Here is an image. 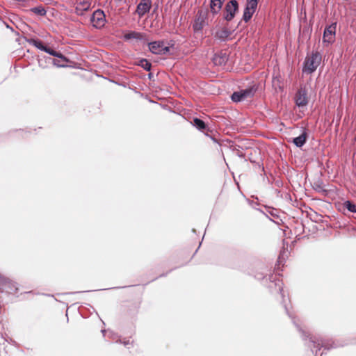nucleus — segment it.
<instances>
[{
    "mask_svg": "<svg viewBox=\"0 0 356 356\" xmlns=\"http://www.w3.org/2000/svg\"><path fill=\"white\" fill-rule=\"evenodd\" d=\"M321 55L318 52L312 53L306 58L303 71L307 73L314 72L321 62Z\"/></svg>",
    "mask_w": 356,
    "mask_h": 356,
    "instance_id": "1",
    "label": "nucleus"
},
{
    "mask_svg": "<svg viewBox=\"0 0 356 356\" xmlns=\"http://www.w3.org/2000/svg\"><path fill=\"white\" fill-rule=\"evenodd\" d=\"M255 92L254 88H249L245 90L234 92L232 95V99L234 102H239L248 100L251 98Z\"/></svg>",
    "mask_w": 356,
    "mask_h": 356,
    "instance_id": "2",
    "label": "nucleus"
},
{
    "mask_svg": "<svg viewBox=\"0 0 356 356\" xmlns=\"http://www.w3.org/2000/svg\"><path fill=\"white\" fill-rule=\"evenodd\" d=\"M29 43L30 44H32L33 45L34 47H35L36 48L42 50V51H45L46 53L53 56H55V57H57L58 58H61L63 59V60H66V58L61 54V53H59V52H57L50 48H48L45 46H44L42 44V43L39 41V40H35V39H30L29 40Z\"/></svg>",
    "mask_w": 356,
    "mask_h": 356,
    "instance_id": "3",
    "label": "nucleus"
},
{
    "mask_svg": "<svg viewBox=\"0 0 356 356\" xmlns=\"http://www.w3.org/2000/svg\"><path fill=\"white\" fill-rule=\"evenodd\" d=\"M337 23H332L325 27L323 32V42L327 44H332L335 40Z\"/></svg>",
    "mask_w": 356,
    "mask_h": 356,
    "instance_id": "4",
    "label": "nucleus"
},
{
    "mask_svg": "<svg viewBox=\"0 0 356 356\" xmlns=\"http://www.w3.org/2000/svg\"><path fill=\"white\" fill-rule=\"evenodd\" d=\"M149 50L155 54H166L170 51V47L165 46L163 42L157 41L149 43Z\"/></svg>",
    "mask_w": 356,
    "mask_h": 356,
    "instance_id": "5",
    "label": "nucleus"
},
{
    "mask_svg": "<svg viewBox=\"0 0 356 356\" xmlns=\"http://www.w3.org/2000/svg\"><path fill=\"white\" fill-rule=\"evenodd\" d=\"M259 0H247L246 6L243 13V19L248 22L251 19L257 8Z\"/></svg>",
    "mask_w": 356,
    "mask_h": 356,
    "instance_id": "6",
    "label": "nucleus"
},
{
    "mask_svg": "<svg viewBox=\"0 0 356 356\" xmlns=\"http://www.w3.org/2000/svg\"><path fill=\"white\" fill-rule=\"evenodd\" d=\"M91 22L92 26L99 29L104 26L106 17L104 12L100 10L95 11L91 17Z\"/></svg>",
    "mask_w": 356,
    "mask_h": 356,
    "instance_id": "7",
    "label": "nucleus"
},
{
    "mask_svg": "<svg viewBox=\"0 0 356 356\" xmlns=\"http://www.w3.org/2000/svg\"><path fill=\"white\" fill-rule=\"evenodd\" d=\"M238 10V3L236 0H232L229 2L225 7V18L227 21H230L234 17V15Z\"/></svg>",
    "mask_w": 356,
    "mask_h": 356,
    "instance_id": "8",
    "label": "nucleus"
},
{
    "mask_svg": "<svg viewBox=\"0 0 356 356\" xmlns=\"http://www.w3.org/2000/svg\"><path fill=\"white\" fill-rule=\"evenodd\" d=\"M124 40L134 43L138 41L145 40V35L144 34L139 32L131 31L125 33L124 35Z\"/></svg>",
    "mask_w": 356,
    "mask_h": 356,
    "instance_id": "9",
    "label": "nucleus"
},
{
    "mask_svg": "<svg viewBox=\"0 0 356 356\" xmlns=\"http://www.w3.org/2000/svg\"><path fill=\"white\" fill-rule=\"evenodd\" d=\"M296 104L298 107H304L307 104V92L305 89H300L296 96Z\"/></svg>",
    "mask_w": 356,
    "mask_h": 356,
    "instance_id": "10",
    "label": "nucleus"
},
{
    "mask_svg": "<svg viewBox=\"0 0 356 356\" xmlns=\"http://www.w3.org/2000/svg\"><path fill=\"white\" fill-rule=\"evenodd\" d=\"M151 8L150 0H142L137 6L136 12L139 16H143L148 13Z\"/></svg>",
    "mask_w": 356,
    "mask_h": 356,
    "instance_id": "11",
    "label": "nucleus"
},
{
    "mask_svg": "<svg viewBox=\"0 0 356 356\" xmlns=\"http://www.w3.org/2000/svg\"><path fill=\"white\" fill-rule=\"evenodd\" d=\"M230 31L229 30H227V29H221L220 30H218L216 33V35H215V37L217 38L218 39L222 40V41H224L225 40H227L229 35H230Z\"/></svg>",
    "mask_w": 356,
    "mask_h": 356,
    "instance_id": "12",
    "label": "nucleus"
},
{
    "mask_svg": "<svg viewBox=\"0 0 356 356\" xmlns=\"http://www.w3.org/2000/svg\"><path fill=\"white\" fill-rule=\"evenodd\" d=\"M224 0H211V10L213 13H217L222 7Z\"/></svg>",
    "mask_w": 356,
    "mask_h": 356,
    "instance_id": "13",
    "label": "nucleus"
},
{
    "mask_svg": "<svg viewBox=\"0 0 356 356\" xmlns=\"http://www.w3.org/2000/svg\"><path fill=\"white\" fill-rule=\"evenodd\" d=\"M306 141L305 134H302L300 136L293 139V143L297 147H302Z\"/></svg>",
    "mask_w": 356,
    "mask_h": 356,
    "instance_id": "14",
    "label": "nucleus"
},
{
    "mask_svg": "<svg viewBox=\"0 0 356 356\" xmlns=\"http://www.w3.org/2000/svg\"><path fill=\"white\" fill-rule=\"evenodd\" d=\"M91 3L90 0H79L78 8L82 10H87L90 8Z\"/></svg>",
    "mask_w": 356,
    "mask_h": 356,
    "instance_id": "15",
    "label": "nucleus"
},
{
    "mask_svg": "<svg viewBox=\"0 0 356 356\" xmlns=\"http://www.w3.org/2000/svg\"><path fill=\"white\" fill-rule=\"evenodd\" d=\"M193 125L198 129L202 130L205 128L204 122L198 118H195L193 120Z\"/></svg>",
    "mask_w": 356,
    "mask_h": 356,
    "instance_id": "16",
    "label": "nucleus"
},
{
    "mask_svg": "<svg viewBox=\"0 0 356 356\" xmlns=\"http://www.w3.org/2000/svg\"><path fill=\"white\" fill-rule=\"evenodd\" d=\"M344 207L350 212L356 213V205L350 201L345 202Z\"/></svg>",
    "mask_w": 356,
    "mask_h": 356,
    "instance_id": "17",
    "label": "nucleus"
},
{
    "mask_svg": "<svg viewBox=\"0 0 356 356\" xmlns=\"http://www.w3.org/2000/svg\"><path fill=\"white\" fill-rule=\"evenodd\" d=\"M34 13L43 16L46 14V10L42 7H35L31 10Z\"/></svg>",
    "mask_w": 356,
    "mask_h": 356,
    "instance_id": "18",
    "label": "nucleus"
},
{
    "mask_svg": "<svg viewBox=\"0 0 356 356\" xmlns=\"http://www.w3.org/2000/svg\"><path fill=\"white\" fill-rule=\"evenodd\" d=\"M204 19L203 18H201L200 17H199L196 20H195V22L194 24V29L195 30H199L202 28V23L203 22Z\"/></svg>",
    "mask_w": 356,
    "mask_h": 356,
    "instance_id": "19",
    "label": "nucleus"
},
{
    "mask_svg": "<svg viewBox=\"0 0 356 356\" xmlns=\"http://www.w3.org/2000/svg\"><path fill=\"white\" fill-rule=\"evenodd\" d=\"M60 60H56V59H54L52 60V63L54 64V65L58 67H65V64H63L61 63V60L62 61H65V62H67V60L66 59V60H63V59L60 58Z\"/></svg>",
    "mask_w": 356,
    "mask_h": 356,
    "instance_id": "20",
    "label": "nucleus"
},
{
    "mask_svg": "<svg viewBox=\"0 0 356 356\" xmlns=\"http://www.w3.org/2000/svg\"><path fill=\"white\" fill-rule=\"evenodd\" d=\"M141 66L146 70H149L151 68V64L146 60H143L140 61Z\"/></svg>",
    "mask_w": 356,
    "mask_h": 356,
    "instance_id": "21",
    "label": "nucleus"
}]
</instances>
